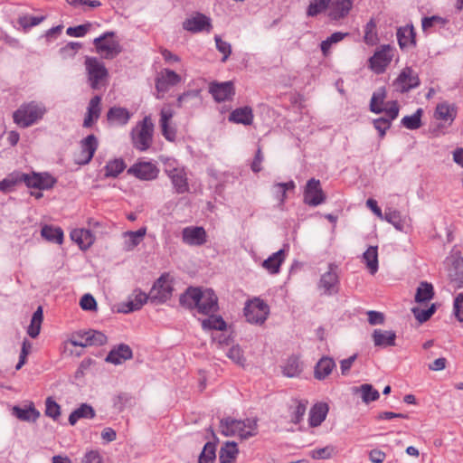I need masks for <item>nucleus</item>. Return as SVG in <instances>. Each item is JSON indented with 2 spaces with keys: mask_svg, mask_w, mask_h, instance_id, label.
<instances>
[{
  "mask_svg": "<svg viewBox=\"0 0 463 463\" xmlns=\"http://www.w3.org/2000/svg\"><path fill=\"white\" fill-rule=\"evenodd\" d=\"M239 426H245L243 420H234L231 417L222 419L220 421L221 433L226 437L236 436Z\"/></svg>",
  "mask_w": 463,
  "mask_h": 463,
  "instance_id": "nucleus-40",
  "label": "nucleus"
},
{
  "mask_svg": "<svg viewBox=\"0 0 463 463\" xmlns=\"http://www.w3.org/2000/svg\"><path fill=\"white\" fill-rule=\"evenodd\" d=\"M238 453L236 442L227 441L220 449L219 460L221 463H234Z\"/></svg>",
  "mask_w": 463,
  "mask_h": 463,
  "instance_id": "nucleus-36",
  "label": "nucleus"
},
{
  "mask_svg": "<svg viewBox=\"0 0 463 463\" xmlns=\"http://www.w3.org/2000/svg\"><path fill=\"white\" fill-rule=\"evenodd\" d=\"M146 233V229L145 227H142L136 232H125L122 234L124 238L123 250L126 251L133 250L143 241Z\"/></svg>",
  "mask_w": 463,
  "mask_h": 463,
  "instance_id": "nucleus-23",
  "label": "nucleus"
},
{
  "mask_svg": "<svg viewBox=\"0 0 463 463\" xmlns=\"http://www.w3.org/2000/svg\"><path fill=\"white\" fill-rule=\"evenodd\" d=\"M114 36L113 32H107L94 40L97 52L105 59H113L122 51Z\"/></svg>",
  "mask_w": 463,
  "mask_h": 463,
  "instance_id": "nucleus-3",
  "label": "nucleus"
},
{
  "mask_svg": "<svg viewBox=\"0 0 463 463\" xmlns=\"http://www.w3.org/2000/svg\"><path fill=\"white\" fill-rule=\"evenodd\" d=\"M372 337L375 346L388 347L395 345L396 334L393 331L375 329Z\"/></svg>",
  "mask_w": 463,
  "mask_h": 463,
  "instance_id": "nucleus-27",
  "label": "nucleus"
},
{
  "mask_svg": "<svg viewBox=\"0 0 463 463\" xmlns=\"http://www.w3.org/2000/svg\"><path fill=\"white\" fill-rule=\"evenodd\" d=\"M353 393L360 394L363 402L366 404L371 402L377 401L380 397L379 392L369 383H364L358 387H354Z\"/></svg>",
  "mask_w": 463,
  "mask_h": 463,
  "instance_id": "nucleus-35",
  "label": "nucleus"
},
{
  "mask_svg": "<svg viewBox=\"0 0 463 463\" xmlns=\"http://www.w3.org/2000/svg\"><path fill=\"white\" fill-rule=\"evenodd\" d=\"M283 374L287 377H297L301 373L299 359L296 356L289 357L283 366Z\"/></svg>",
  "mask_w": 463,
  "mask_h": 463,
  "instance_id": "nucleus-51",
  "label": "nucleus"
},
{
  "mask_svg": "<svg viewBox=\"0 0 463 463\" xmlns=\"http://www.w3.org/2000/svg\"><path fill=\"white\" fill-rule=\"evenodd\" d=\"M183 241L191 246H201L206 242V232L203 227H186L182 232Z\"/></svg>",
  "mask_w": 463,
  "mask_h": 463,
  "instance_id": "nucleus-19",
  "label": "nucleus"
},
{
  "mask_svg": "<svg viewBox=\"0 0 463 463\" xmlns=\"http://www.w3.org/2000/svg\"><path fill=\"white\" fill-rule=\"evenodd\" d=\"M26 174L14 172L8 175L5 179L0 181V191L3 193H9L14 189V187L21 184H25Z\"/></svg>",
  "mask_w": 463,
  "mask_h": 463,
  "instance_id": "nucleus-34",
  "label": "nucleus"
},
{
  "mask_svg": "<svg viewBox=\"0 0 463 463\" xmlns=\"http://www.w3.org/2000/svg\"><path fill=\"white\" fill-rule=\"evenodd\" d=\"M148 298L149 296H147L146 293L142 292L141 290H135L134 299L128 301V303L125 304V307L120 309V311L123 313H129L139 310L144 306V304L146 303Z\"/></svg>",
  "mask_w": 463,
  "mask_h": 463,
  "instance_id": "nucleus-38",
  "label": "nucleus"
},
{
  "mask_svg": "<svg viewBox=\"0 0 463 463\" xmlns=\"http://www.w3.org/2000/svg\"><path fill=\"white\" fill-rule=\"evenodd\" d=\"M133 353L131 348L125 344H120L114 347L107 355L106 362L113 364H120L123 362L131 359Z\"/></svg>",
  "mask_w": 463,
  "mask_h": 463,
  "instance_id": "nucleus-21",
  "label": "nucleus"
},
{
  "mask_svg": "<svg viewBox=\"0 0 463 463\" xmlns=\"http://www.w3.org/2000/svg\"><path fill=\"white\" fill-rule=\"evenodd\" d=\"M328 412V406L326 403L320 402L315 404L309 411V425L311 427H317L326 420Z\"/></svg>",
  "mask_w": 463,
  "mask_h": 463,
  "instance_id": "nucleus-29",
  "label": "nucleus"
},
{
  "mask_svg": "<svg viewBox=\"0 0 463 463\" xmlns=\"http://www.w3.org/2000/svg\"><path fill=\"white\" fill-rule=\"evenodd\" d=\"M172 291L173 287L169 275L163 274L155 282L149 294V299L151 302H155L156 304L164 303L171 298Z\"/></svg>",
  "mask_w": 463,
  "mask_h": 463,
  "instance_id": "nucleus-8",
  "label": "nucleus"
},
{
  "mask_svg": "<svg viewBox=\"0 0 463 463\" xmlns=\"http://www.w3.org/2000/svg\"><path fill=\"white\" fill-rule=\"evenodd\" d=\"M94 417H95L94 409L87 403H82L79 408L74 410L70 414L69 423L73 426L80 419H92Z\"/></svg>",
  "mask_w": 463,
  "mask_h": 463,
  "instance_id": "nucleus-39",
  "label": "nucleus"
},
{
  "mask_svg": "<svg viewBox=\"0 0 463 463\" xmlns=\"http://www.w3.org/2000/svg\"><path fill=\"white\" fill-rule=\"evenodd\" d=\"M420 85L418 73L411 67L404 68L393 82L396 90L404 93Z\"/></svg>",
  "mask_w": 463,
  "mask_h": 463,
  "instance_id": "nucleus-11",
  "label": "nucleus"
},
{
  "mask_svg": "<svg viewBox=\"0 0 463 463\" xmlns=\"http://www.w3.org/2000/svg\"><path fill=\"white\" fill-rule=\"evenodd\" d=\"M382 219L392 223L398 231H403L404 229V220H402L399 211L386 210Z\"/></svg>",
  "mask_w": 463,
  "mask_h": 463,
  "instance_id": "nucleus-53",
  "label": "nucleus"
},
{
  "mask_svg": "<svg viewBox=\"0 0 463 463\" xmlns=\"http://www.w3.org/2000/svg\"><path fill=\"white\" fill-rule=\"evenodd\" d=\"M363 259L372 275L378 270V250L377 246H370L363 254Z\"/></svg>",
  "mask_w": 463,
  "mask_h": 463,
  "instance_id": "nucleus-44",
  "label": "nucleus"
},
{
  "mask_svg": "<svg viewBox=\"0 0 463 463\" xmlns=\"http://www.w3.org/2000/svg\"><path fill=\"white\" fill-rule=\"evenodd\" d=\"M107 118L109 121H115L120 125H126L130 118V114L124 108L113 107L108 111Z\"/></svg>",
  "mask_w": 463,
  "mask_h": 463,
  "instance_id": "nucleus-46",
  "label": "nucleus"
},
{
  "mask_svg": "<svg viewBox=\"0 0 463 463\" xmlns=\"http://www.w3.org/2000/svg\"><path fill=\"white\" fill-rule=\"evenodd\" d=\"M335 367L333 358L328 356L322 357L315 366L314 375L317 380L326 379Z\"/></svg>",
  "mask_w": 463,
  "mask_h": 463,
  "instance_id": "nucleus-31",
  "label": "nucleus"
},
{
  "mask_svg": "<svg viewBox=\"0 0 463 463\" xmlns=\"http://www.w3.org/2000/svg\"><path fill=\"white\" fill-rule=\"evenodd\" d=\"M159 169L150 162H138L128 168V174L140 180L151 181L157 177Z\"/></svg>",
  "mask_w": 463,
  "mask_h": 463,
  "instance_id": "nucleus-15",
  "label": "nucleus"
},
{
  "mask_svg": "<svg viewBox=\"0 0 463 463\" xmlns=\"http://www.w3.org/2000/svg\"><path fill=\"white\" fill-rule=\"evenodd\" d=\"M217 50L223 54L222 61H226L232 53V46L228 42L223 41L219 35L214 37Z\"/></svg>",
  "mask_w": 463,
  "mask_h": 463,
  "instance_id": "nucleus-60",
  "label": "nucleus"
},
{
  "mask_svg": "<svg viewBox=\"0 0 463 463\" xmlns=\"http://www.w3.org/2000/svg\"><path fill=\"white\" fill-rule=\"evenodd\" d=\"M100 101L101 98L98 95L94 96L90 100L87 115L83 121L84 128H90L93 123L99 118L101 111Z\"/></svg>",
  "mask_w": 463,
  "mask_h": 463,
  "instance_id": "nucleus-25",
  "label": "nucleus"
},
{
  "mask_svg": "<svg viewBox=\"0 0 463 463\" xmlns=\"http://www.w3.org/2000/svg\"><path fill=\"white\" fill-rule=\"evenodd\" d=\"M392 48L390 45H383L369 59L370 67L376 73H382L392 59Z\"/></svg>",
  "mask_w": 463,
  "mask_h": 463,
  "instance_id": "nucleus-12",
  "label": "nucleus"
},
{
  "mask_svg": "<svg viewBox=\"0 0 463 463\" xmlns=\"http://www.w3.org/2000/svg\"><path fill=\"white\" fill-rule=\"evenodd\" d=\"M307 401H294V405L290 407L291 422L294 424L299 423L307 411Z\"/></svg>",
  "mask_w": 463,
  "mask_h": 463,
  "instance_id": "nucleus-49",
  "label": "nucleus"
},
{
  "mask_svg": "<svg viewBox=\"0 0 463 463\" xmlns=\"http://www.w3.org/2000/svg\"><path fill=\"white\" fill-rule=\"evenodd\" d=\"M70 236L83 250H88L95 241V236L88 229H74Z\"/></svg>",
  "mask_w": 463,
  "mask_h": 463,
  "instance_id": "nucleus-22",
  "label": "nucleus"
},
{
  "mask_svg": "<svg viewBox=\"0 0 463 463\" xmlns=\"http://www.w3.org/2000/svg\"><path fill=\"white\" fill-rule=\"evenodd\" d=\"M13 415L23 421L35 422L40 417V412L37 411L33 402H30L28 407L21 408L14 406L12 409Z\"/></svg>",
  "mask_w": 463,
  "mask_h": 463,
  "instance_id": "nucleus-26",
  "label": "nucleus"
},
{
  "mask_svg": "<svg viewBox=\"0 0 463 463\" xmlns=\"http://www.w3.org/2000/svg\"><path fill=\"white\" fill-rule=\"evenodd\" d=\"M269 314V307L261 299L250 300L244 307V316L250 324H263Z\"/></svg>",
  "mask_w": 463,
  "mask_h": 463,
  "instance_id": "nucleus-5",
  "label": "nucleus"
},
{
  "mask_svg": "<svg viewBox=\"0 0 463 463\" xmlns=\"http://www.w3.org/2000/svg\"><path fill=\"white\" fill-rule=\"evenodd\" d=\"M454 313L457 318L463 322V293L458 294L454 300Z\"/></svg>",
  "mask_w": 463,
  "mask_h": 463,
  "instance_id": "nucleus-64",
  "label": "nucleus"
},
{
  "mask_svg": "<svg viewBox=\"0 0 463 463\" xmlns=\"http://www.w3.org/2000/svg\"><path fill=\"white\" fill-rule=\"evenodd\" d=\"M202 326L205 330H224L226 327V323L222 318V317L210 316L208 318L202 321Z\"/></svg>",
  "mask_w": 463,
  "mask_h": 463,
  "instance_id": "nucleus-55",
  "label": "nucleus"
},
{
  "mask_svg": "<svg viewBox=\"0 0 463 463\" xmlns=\"http://www.w3.org/2000/svg\"><path fill=\"white\" fill-rule=\"evenodd\" d=\"M335 453V448L333 446H326L321 449H313L310 455L315 459H327L330 458Z\"/></svg>",
  "mask_w": 463,
  "mask_h": 463,
  "instance_id": "nucleus-61",
  "label": "nucleus"
},
{
  "mask_svg": "<svg viewBox=\"0 0 463 463\" xmlns=\"http://www.w3.org/2000/svg\"><path fill=\"white\" fill-rule=\"evenodd\" d=\"M376 23L371 19L365 25L364 40L368 45H374L378 42Z\"/></svg>",
  "mask_w": 463,
  "mask_h": 463,
  "instance_id": "nucleus-57",
  "label": "nucleus"
},
{
  "mask_svg": "<svg viewBox=\"0 0 463 463\" xmlns=\"http://www.w3.org/2000/svg\"><path fill=\"white\" fill-rule=\"evenodd\" d=\"M385 117H382L373 120L374 128L379 131L380 137H383L386 130L390 128L392 121L398 117L399 106L396 101L391 102L388 109H385Z\"/></svg>",
  "mask_w": 463,
  "mask_h": 463,
  "instance_id": "nucleus-17",
  "label": "nucleus"
},
{
  "mask_svg": "<svg viewBox=\"0 0 463 463\" xmlns=\"http://www.w3.org/2000/svg\"><path fill=\"white\" fill-rule=\"evenodd\" d=\"M227 356L237 364L244 365L245 358L239 345L232 346L227 353Z\"/></svg>",
  "mask_w": 463,
  "mask_h": 463,
  "instance_id": "nucleus-62",
  "label": "nucleus"
},
{
  "mask_svg": "<svg viewBox=\"0 0 463 463\" xmlns=\"http://www.w3.org/2000/svg\"><path fill=\"white\" fill-rule=\"evenodd\" d=\"M335 269V266L330 264L328 271L321 276L319 281V288H323L324 293L326 295H332L337 291L336 286L338 284V276Z\"/></svg>",
  "mask_w": 463,
  "mask_h": 463,
  "instance_id": "nucleus-20",
  "label": "nucleus"
},
{
  "mask_svg": "<svg viewBox=\"0 0 463 463\" xmlns=\"http://www.w3.org/2000/svg\"><path fill=\"white\" fill-rule=\"evenodd\" d=\"M46 113L45 106L37 101L22 104L13 114L14 122L26 128L37 123Z\"/></svg>",
  "mask_w": 463,
  "mask_h": 463,
  "instance_id": "nucleus-2",
  "label": "nucleus"
},
{
  "mask_svg": "<svg viewBox=\"0 0 463 463\" xmlns=\"http://www.w3.org/2000/svg\"><path fill=\"white\" fill-rule=\"evenodd\" d=\"M82 337H84V343L88 345V346H99L107 343V336L102 332L97 330L84 331Z\"/></svg>",
  "mask_w": 463,
  "mask_h": 463,
  "instance_id": "nucleus-47",
  "label": "nucleus"
},
{
  "mask_svg": "<svg viewBox=\"0 0 463 463\" xmlns=\"http://www.w3.org/2000/svg\"><path fill=\"white\" fill-rule=\"evenodd\" d=\"M41 235L46 241L61 244L63 241V231L60 227L45 224L43 226Z\"/></svg>",
  "mask_w": 463,
  "mask_h": 463,
  "instance_id": "nucleus-41",
  "label": "nucleus"
},
{
  "mask_svg": "<svg viewBox=\"0 0 463 463\" xmlns=\"http://www.w3.org/2000/svg\"><path fill=\"white\" fill-rule=\"evenodd\" d=\"M285 250H279L262 262V268L270 274H278L279 272L280 266L285 260Z\"/></svg>",
  "mask_w": 463,
  "mask_h": 463,
  "instance_id": "nucleus-28",
  "label": "nucleus"
},
{
  "mask_svg": "<svg viewBox=\"0 0 463 463\" xmlns=\"http://www.w3.org/2000/svg\"><path fill=\"white\" fill-rule=\"evenodd\" d=\"M211 18L202 13H194L183 22V28L193 33L210 32L212 29Z\"/></svg>",
  "mask_w": 463,
  "mask_h": 463,
  "instance_id": "nucleus-10",
  "label": "nucleus"
},
{
  "mask_svg": "<svg viewBox=\"0 0 463 463\" xmlns=\"http://www.w3.org/2000/svg\"><path fill=\"white\" fill-rule=\"evenodd\" d=\"M215 451V444L207 442L199 456L198 463H213L216 458Z\"/></svg>",
  "mask_w": 463,
  "mask_h": 463,
  "instance_id": "nucleus-54",
  "label": "nucleus"
},
{
  "mask_svg": "<svg viewBox=\"0 0 463 463\" xmlns=\"http://www.w3.org/2000/svg\"><path fill=\"white\" fill-rule=\"evenodd\" d=\"M396 35L401 49L415 46L416 40L413 26L399 28Z\"/></svg>",
  "mask_w": 463,
  "mask_h": 463,
  "instance_id": "nucleus-32",
  "label": "nucleus"
},
{
  "mask_svg": "<svg viewBox=\"0 0 463 463\" xmlns=\"http://www.w3.org/2000/svg\"><path fill=\"white\" fill-rule=\"evenodd\" d=\"M385 98L386 91L384 88H380L374 91L370 101V110L377 114L385 112V109H388L391 105V103H388L386 107H383Z\"/></svg>",
  "mask_w": 463,
  "mask_h": 463,
  "instance_id": "nucleus-37",
  "label": "nucleus"
},
{
  "mask_svg": "<svg viewBox=\"0 0 463 463\" xmlns=\"http://www.w3.org/2000/svg\"><path fill=\"white\" fill-rule=\"evenodd\" d=\"M181 81V77L174 71L165 69L156 80V89L157 90V99H162L163 94L167 92L171 87L177 85Z\"/></svg>",
  "mask_w": 463,
  "mask_h": 463,
  "instance_id": "nucleus-13",
  "label": "nucleus"
},
{
  "mask_svg": "<svg viewBox=\"0 0 463 463\" xmlns=\"http://www.w3.org/2000/svg\"><path fill=\"white\" fill-rule=\"evenodd\" d=\"M422 109H419L411 116H405L402 119V124L408 129L414 130L421 127Z\"/></svg>",
  "mask_w": 463,
  "mask_h": 463,
  "instance_id": "nucleus-52",
  "label": "nucleus"
},
{
  "mask_svg": "<svg viewBox=\"0 0 463 463\" xmlns=\"http://www.w3.org/2000/svg\"><path fill=\"white\" fill-rule=\"evenodd\" d=\"M332 0H312L307 7V14L316 16L324 12L331 4Z\"/></svg>",
  "mask_w": 463,
  "mask_h": 463,
  "instance_id": "nucleus-56",
  "label": "nucleus"
},
{
  "mask_svg": "<svg viewBox=\"0 0 463 463\" xmlns=\"http://www.w3.org/2000/svg\"><path fill=\"white\" fill-rule=\"evenodd\" d=\"M165 173L170 178L175 193L184 194L188 192L189 185L184 168L175 166L172 162L168 161L165 164Z\"/></svg>",
  "mask_w": 463,
  "mask_h": 463,
  "instance_id": "nucleus-7",
  "label": "nucleus"
},
{
  "mask_svg": "<svg viewBox=\"0 0 463 463\" xmlns=\"http://www.w3.org/2000/svg\"><path fill=\"white\" fill-rule=\"evenodd\" d=\"M98 148V140L94 135H89L80 142V152L75 158V162L79 165L88 164L93 157Z\"/></svg>",
  "mask_w": 463,
  "mask_h": 463,
  "instance_id": "nucleus-16",
  "label": "nucleus"
},
{
  "mask_svg": "<svg viewBox=\"0 0 463 463\" xmlns=\"http://www.w3.org/2000/svg\"><path fill=\"white\" fill-rule=\"evenodd\" d=\"M85 66L90 87L93 90L99 89L109 75L105 65L97 58H87L85 61Z\"/></svg>",
  "mask_w": 463,
  "mask_h": 463,
  "instance_id": "nucleus-4",
  "label": "nucleus"
},
{
  "mask_svg": "<svg viewBox=\"0 0 463 463\" xmlns=\"http://www.w3.org/2000/svg\"><path fill=\"white\" fill-rule=\"evenodd\" d=\"M245 426H239L237 435L241 439H247L257 435L258 421L256 419L249 418L243 420Z\"/></svg>",
  "mask_w": 463,
  "mask_h": 463,
  "instance_id": "nucleus-43",
  "label": "nucleus"
},
{
  "mask_svg": "<svg viewBox=\"0 0 463 463\" xmlns=\"http://www.w3.org/2000/svg\"><path fill=\"white\" fill-rule=\"evenodd\" d=\"M434 296L433 287L430 283L426 281H422L420 283L416 295L415 301L418 303H422L430 300Z\"/></svg>",
  "mask_w": 463,
  "mask_h": 463,
  "instance_id": "nucleus-48",
  "label": "nucleus"
},
{
  "mask_svg": "<svg viewBox=\"0 0 463 463\" xmlns=\"http://www.w3.org/2000/svg\"><path fill=\"white\" fill-rule=\"evenodd\" d=\"M457 116V108L453 104L442 102L437 105L435 118L451 124Z\"/></svg>",
  "mask_w": 463,
  "mask_h": 463,
  "instance_id": "nucleus-33",
  "label": "nucleus"
},
{
  "mask_svg": "<svg viewBox=\"0 0 463 463\" xmlns=\"http://www.w3.org/2000/svg\"><path fill=\"white\" fill-rule=\"evenodd\" d=\"M43 320V307L41 306H39L37 307V309L34 311V313L32 317V319H31V323L27 328V334L32 338H36L39 335Z\"/></svg>",
  "mask_w": 463,
  "mask_h": 463,
  "instance_id": "nucleus-42",
  "label": "nucleus"
},
{
  "mask_svg": "<svg viewBox=\"0 0 463 463\" xmlns=\"http://www.w3.org/2000/svg\"><path fill=\"white\" fill-rule=\"evenodd\" d=\"M45 415L56 420L61 415V406L52 398L45 401Z\"/></svg>",
  "mask_w": 463,
  "mask_h": 463,
  "instance_id": "nucleus-58",
  "label": "nucleus"
},
{
  "mask_svg": "<svg viewBox=\"0 0 463 463\" xmlns=\"http://www.w3.org/2000/svg\"><path fill=\"white\" fill-rule=\"evenodd\" d=\"M449 276L451 281L457 284L458 288L463 285V258L454 260L449 270Z\"/></svg>",
  "mask_w": 463,
  "mask_h": 463,
  "instance_id": "nucleus-45",
  "label": "nucleus"
},
{
  "mask_svg": "<svg viewBox=\"0 0 463 463\" xmlns=\"http://www.w3.org/2000/svg\"><path fill=\"white\" fill-rule=\"evenodd\" d=\"M154 125L150 118L146 117L140 126L132 132L133 144L140 151H146L152 143Z\"/></svg>",
  "mask_w": 463,
  "mask_h": 463,
  "instance_id": "nucleus-6",
  "label": "nucleus"
},
{
  "mask_svg": "<svg viewBox=\"0 0 463 463\" xmlns=\"http://www.w3.org/2000/svg\"><path fill=\"white\" fill-rule=\"evenodd\" d=\"M180 304L187 308H197L203 315L214 313L218 309V298L211 288H189L180 297Z\"/></svg>",
  "mask_w": 463,
  "mask_h": 463,
  "instance_id": "nucleus-1",
  "label": "nucleus"
},
{
  "mask_svg": "<svg viewBox=\"0 0 463 463\" xmlns=\"http://www.w3.org/2000/svg\"><path fill=\"white\" fill-rule=\"evenodd\" d=\"M126 168V164L123 159L117 158L110 160L105 166V176L117 177Z\"/></svg>",
  "mask_w": 463,
  "mask_h": 463,
  "instance_id": "nucleus-50",
  "label": "nucleus"
},
{
  "mask_svg": "<svg viewBox=\"0 0 463 463\" xmlns=\"http://www.w3.org/2000/svg\"><path fill=\"white\" fill-rule=\"evenodd\" d=\"M80 306L83 310L92 311L97 308V302L92 295L85 294L80 298Z\"/></svg>",
  "mask_w": 463,
  "mask_h": 463,
  "instance_id": "nucleus-63",
  "label": "nucleus"
},
{
  "mask_svg": "<svg viewBox=\"0 0 463 463\" xmlns=\"http://www.w3.org/2000/svg\"><path fill=\"white\" fill-rule=\"evenodd\" d=\"M229 120L238 124L251 125L253 121L252 109L249 106L234 109L229 116Z\"/></svg>",
  "mask_w": 463,
  "mask_h": 463,
  "instance_id": "nucleus-30",
  "label": "nucleus"
},
{
  "mask_svg": "<svg viewBox=\"0 0 463 463\" xmlns=\"http://www.w3.org/2000/svg\"><path fill=\"white\" fill-rule=\"evenodd\" d=\"M331 3L329 16L333 20H339L345 17L353 6L352 0H334Z\"/></svg>",
  "mask_w": 463,
  "mask_h": 463,
  "instance_id": "nucleus-24",
  "label": "nucleus"
},
{
  "mask_svg": "<svg viewBox=\"0 0 463 463\" xmlns=\"http://www.w3.org/2000/svg\"><path fill=\"white\" fill-rule=\"evenodd\" d=\"M435 310H436V307L434 304H432L427 309H420L419 307H413L412 313H413L415 318L419 322L423 323L430 318V317L434 314Z\"/></svg>",
  "mask_w": 463,
  "mask_h": 463,
  "instance_id": "nucleus-59",
  "label": "nucleus"
},
{
  "mask_svg": "<svg viewBox=\"0 0 463 463\" xmlns=\"http://www.w3.org/2000/svg\"><path fill=\"white\" fill-rule=\"evenodd\" d=\"M326 201L320 181L311 178L307 181L304 190V203L309 206H317Z\"/></svg>",
  "mask_w": 463,
  "mask_h": 463,
  "instance_id": "nucleus-9",
  "label": "nucleus"
},
{
  "mask_svg": "<svg viewBox=\"0 0 463 463\" xmlns=\"http://www.w3.org/2000/svg\"><path fill=\"white\" fill-rule=\"evenodd\" d=\"M209 92L217 102H222L232 99L235 94V90L232 81L212 82L209 86Z\"/></svg>",
  "mask_w": 463,
  "mask_h": 463,
  "instance_id": "nucleus-18",
  "label": "nucleus"
},
{
  "mask_svg": "<svg viewBox=\"0 0 463 463\" xmlns=\"http://www.w3.org/2000/svg\"><path fill=\"white\" fill-rule=\"evenodd\" d=\"M57 180L49 173L26 174L25 184L29 188H36L39 190H48L54 186Z\"/></svg>",
  "mask_w": 463,
  "mask_h": 463,
  "instance_id": "nucleus-14",
  "label": "nucleus"
}]
</instances>
